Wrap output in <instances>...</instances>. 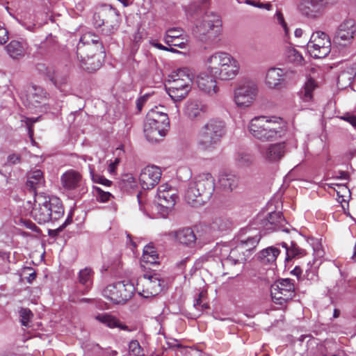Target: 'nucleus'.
<instances>
[{"instance_id":"nucleus-60","label":"nucleus","mask_w":356,"mask_h":356,"mask_svg":"<svg viewBox=\"0 0 356 356\" xmlns=\"http://www.w3.org/2000/svg\"><path fill=\"white\" fill-rule=\"evenodd\" d=\"M72 221V217L68 216L65 221L60 225L57 229L55 230V232H60L63 230L65 227H67L69 224H70Z\"/></svg>"},{"instance_id":"nucleus-21","label":"nucleus","mask_w":356,"mask_h":356,"mask_svg":"<svg viewBox=\"0 0 356 356\" xmlns=\"http://www.w3.org/2000/svg\"><path fill=\"white\" fill-rule=\"evenodd\" d=\"M47 96L48 94L46 90L41 86L36 85H31L29 86L26 95L29 105L35 108H38L42 104H45Z\"/></svg>"},{"instance_id":"nucleus-50","label":"nucleus","mask_w":356,"mask_h":356,"mask_svg":"<svg viewBox=\"0 0 356 356\" xmlns=\"http://www.w3.org/2000/svg\"><path fill=\"white\" fill-rule=\"evenodd\" d=\"M84 38L85 37H81L80 40H79V42L78 43V45H77V51H79L81 48V47L84 46L87 42H84ZM80 55V53L79 51H77V57L79 58V60H80V63H81V67H82L83 70H86L88 67L86 66V59L85 58L82 57V56H79Z\"/></svg>"},{"instance_id":"nucleus-22","label":"nucleus","mask_w":356,"mask_h":356,"mask_svg":"<svg viewBox=\"0 0 356 356\" xmlns=\"http://www.w3.org/2000/svg\"><path fill=\"white\" fill-rule=\"evenodd\" d=\"M216 79L217 78L209 73H200L197 77V84L199 89L211 96L217 94L219 88Z\"/></svg>"},{"instance_id":"nucleus-59","label":"nucleus","mask_w":356,"mask_h":356,"mask_svg":"<svg viewBox=\"0 0 356 356\" xmlns=\"http://www.w3.org/2000/svg\"><path fill=\"white\" fill-rule=\"evenodd\" d=\"M54 79H57L59 82V83L57 86H55L57 88H60L63 85L65 84L67 82V76H64L62 77H59L58 76H54Z\"/></svg>"},{"instance_id":"nucleus-33","label":"nucleus","mask_w":356,"mask_h":356,"mask_svg":"<svg viewBox=\"0 0 356 356\" xmlns=\"http://www.w3.org/2000/svg\"><path fill=\"white\" fill-rule=\"evenodd\" d=\"M318 88L317 82L311 77L307 79L302 90L300 92V97L305 102H309L313 99V92Z\"/></svg>"},{"instance_id":"nucleus-63","label":"nucleus","mask_w":356,"mask_h":356,"mask_svg":"<svg viewBox=\"0 0 356 356\" xmlns=\"http://www.w3.org/2000/svg\"><path fill=\"white\" fill-rule=\"evenodd\" d=\"M90 350H92V353H103V350L101 348H99L98 344H93L92 347H90Z\"/></svg>"},{"instance_id":"nucleus-27","label":"nucleus","mask_w":356,"mask_h":356,"mask_svg":"<svg viewBox=\"0 0 356 356\" xmlns=\"http://www.w3.org/2000/svg\"><path fill=\"white\" fill-rule=\"evenodd\" d=\"M44 183L42 172L40 170H36L29 174L26 185L35 196V193H41L38 191L44 186Z\"/></svg>"},{"instance_id":"nucleus-46","label":"nucleus","mask_w":356,"mask_h":356,"mask_svg":"<svg viewBox=\"0 0 356 356\" xmlns=\"http://www.w3.org/2000/svg\"><path fill=\"white\" fill-rule=\"evenodd\" d=\"M183 36V31L179 29H170L166 31V34L164 38V42L167 40H181Z\"/></svg>"},{"instance_id":"nucleus-49","label":"nucleus","mask_w":356,"mask_h":356,"mask_svg":"<svg viewBox=\"0 0 356 356\" xmlns=\"http://www.w3.org/2000/svg\"><path fill=\"white\" fill-rule=\"evenodd\" d=\"M92 180L95 184H101L104 186H110L112 181L99 175H92Z\"/></svg>"},{"instance_id":"nucleus-53","label":"nucleus","mask_w":356,"mask_h":356,"mask_svg":"<svg viewBox=\"0 0 356 356\" xmlns=\"http://www.w3.org/2000/svg\"><path fill=\"white\" fill-rule=\"evenodd\" d=\"M79 283L83 285L87 284L89 280V269L88 268H85L79 271Z\"/></svg>"},{"instance_id":"nucleus-26","label":"nucleus","mask_w":356,"mask_h":356,"mask_svg":"<svg viewBox=\"0 0 356 356\" xmlns=\"http://www.w3.org/2000/svg\"><path fill=\"white\" fill-rule=\"evenodd\" d=\"M261 238V236L259 233L248 234L246 231H243L241 233L238 244L240 246H242L243 248V250L250 255V252L257 246Z\"/></svg>"},{"instance_id":"nucleus-16","label":"nucleus","mask_w":356,"mask_h":356,"mask_svg":"<svg viewBox=\"0 0 356 356\" xmlns=\"http://www.w3.org/2000/svg\"><path fill=\"white\" fill-rule=\"evenodd\" d=\"M355 33V22L352 19H346L339 26L334 41L341 46L348 45L352 43Z\"/></svg>"},{"instance_id":"nucleus-34","label":"nucleus","mask_w":356,"mask_h":356,"mask_svg":"<svg viewBox=\"0 0 356 356\" xmlns=\"http://www.w3.org/2000/svg\"><path fill=\"white\" fill-rule=\"evenodd\" d=\"M238 178L232 174L221 175L218 179L220 187L225 191L231 192L238 185Z\"/></svg>"},{"instance_id":"nucleus-61","label":"nucleus","mask_w":356,"mask_h":356,"mask_svg":"<svg viewBox=\"0 0 356 356\" xmlns=\"http://www.w3.org/2000/svg\"><path fill=\"white\" fill-rule=\"evenodd\" d=\"M31 120V119L26 120V125H27L29 136L31 140L32 141H33V130L32 129L31 126L30 124Z\"/></svg>"},{"instance_id":"nucleus-1","label":"nucleus","mask_w":356,"mask_h":356,"mask_svg":"<svg viewBox=\"0 0 356 356\" xmlns=\"http://www.w3.org/2000/svg\"><path fill=\"white\" fill-rule=\"evenodd\" d=\"M186 12L191 17H198L195 19V27L202 40L212 41L220 35L222 20L218 13L211 10L203 11L195 3L190 5Z\"/></svg>"},{"instance_id":"nucleus-52","label":"nucleus","mask_w":356,"mask_h":356,"mask_svg":"<svg viewBox=\"0 0 356 356\" xmlns=\"http://www.w3.org/2000/svg\"><path fill=\"white\" fill-rule=\"evenodd\" d=\"M165 43L169 47H177L180 49L186 47V40L184 38H181V40H167Z\"/></svg>"},{"instance_id":"nucleus-30","label":"nucleus","mask_w":356,"mask_h":356,"mask_svg":"<svg viewBox=\"0 0 356 356\" xmlns=\"http://www.w3.org/2000/svg\"><path fill=\"white\" fill-rule=\"evenodd\" d=\"M61 184L67 190H72L78 187L81 181V175L73 170H70L61 176Z\"/></svg>"},{"instance_id":"nucleus-32","label":"nucleus","mask_w":356,"mask_h":356,"mask_svg":"<svg viewBox=\"0 0 356 356\" xmlns=\"http://www.w3.org/2000/svg\"><path fill=\"white\" fill-rule=\"evenodd\" d=\"M248 256V254L243 250V248L237 244L235 248L230 250L229 254L225 261L233 265L242 264L246 261Z\"/></svg>"},{"instance_id":"nucleus-43","label":"nucleus","mask_w":356,"mask_h":356,"mask_svg":"<svg viewBox=\"0 0 356 356\" xmlns=\"http://www.w3.org/2000/svg\"><path fill=\"white\" fill-rule=\"evenodd\" d=\"M92 193L96 197L97 200L101 202H106L108 201L110 197L112 196L111 193L104 191L100 187L96 186H92Z\"/></svg>"},{"instance_id":"nucleus-31","label":"nucleus","mask_w":356,"mask_h":356,"mask_svg":"<svg viewBox=\"0 0 356 356\" xmlns=\"http://www.w3.org/2000/svg\"><path fill=\"white\" fill-rule=\"evenodd\" d=\"M92 42L95 46V52L90 57L92 62L90 63V70H97L100 68L104 61L105 51L103 44L99 42L97 40H92Z\"/></svg>"},{"instance_id":"nucleus-39","label":"nucleus","mask_w":356,"mask_h":356,"mask_svg":"<svg viewBox=\"0 0 356 356\" xmlns=\"http://www.w3.org/2000/svg\"><path fill=\"white\" fill-rule=\"evenodd\" d=\"M35 70L38 74L50 80L54 86H57L59 83L57 79H54V72L52 69L47 67L45 64H37L35 66Z\"/></svg>"},{"instance_id":"nucleus-11","label":"nucleus","mask_w":356,"mask_h":356,"mask_svg":"<svg viewBox=\"0 0 356 356\" xmlns=\"http://www.w3.org/2000/svg\"><path fill=\"white\" fill-rule=\"evenodd\" d=\"M307 49L313 58H325L331 51V42L329 36L321 31L313 33L307 42Z\"/></svg>"},{"instance_id":"nucleus-29","label":"nucleus","mask_w":356,"mask_h":356,"mask_svg":"<svg viewBox=\"0 0 356 356\" xmlns=\"http://www.w3.org/2000/svg\"><path fill=\"white\" fill-rule=\"evenodd\" d=\"M207 106L202 102L195 100L187 103L186 106V115L191 120L202 117L207 113Z\"/></svg>"},{"instance_id":"nucleus-28","label":"nucleus","mask_w":356,"mask_h":356,"mask_svg":"<svg viewBox=\"0 0 356 356\" xmlns=\"http://www.w3.org/2000/svg\"><path fill=\"white\" fill-rule=\"evenodd\" d=\"M176 241L180 244L193 248L196 243V236L191 228L186 227L176 231L173 233Z\"/></svg>"},{"instance_id":"nucleus-7","label":"nucleus","mask_w":356,"mask_h":356,"mask_svg":"<svg viewBox=\"0 0 356 356\" xmlns=\"http://www.w3.org/2000/svg\"><path fill=\"white\" fill-rule=\"evenodd\" d=\"M194 74L187 67L173 72L168 79L167 91L175 102L186 98L192 88Z\"/></svg>"},{"instance_id":"nucleus-23","label":"nucleus","mask_w":356,"mask_h":356,"mask_svg":"<svg viewBox=\"0 0 356 356\" xmlns=\"http://www.w3.org/2000/svg\"><path fill=\"white\" fill-rule=\"evenodd\" d=\"M227 63L216 76L217 79L222 81H230L233 80L239 74L240 63L235 58L230 55Z\"/></svg>"},{"instance_id":"nucleus-56","label":"nucleus","mask_w":356,"mask_h":356,"mask_svg":"<svg viewBox=\"0 0 356 356\" xmlns=\"http://www.w3.org/2000/svg\"><path fill=\"white\" fill-rule=\"evenodd\" d=\"M120 162V159L119 158H115L113 161H111L108 165V171L111 175H115L116 172V168Z\"/></svg>"},{"instance_id":"nucleus-44","label":"nucleus","mask_w":356,"mask_h":356,"mask_svg":"<svg viewBox=\"0 0 356 356\" xmlns=\"http://www.w3.org/2000/svg\"><path fill=\"white\" fill-rule=\"evenodd\" d=\"M130 356H145L144 350L137 340H132L129 345Z\"/></svg>"},{"instance_id":"nucleus-64","label":"nucleus","mask_w":356,"mask_h":356,"mask_svg":"<svg viewBox=\"0 0 356 356\" xmlns=\"http://www.w3.org/2000/svg\"><path fill=\"white\" fill-rule=\"evenodd\" d=\"M346 120L350 122L355 128H356V117L355 116H349L346 118Z\"/></svg>"},{"instance_id":"nucleus-24","label":"nucleus","mask_w":356,"mask_h":356,"mask_svg":"<svg viewBox=\"0 0 356 356\" xmlns=\"http://www.w3.org/2000/svg\"><path fill=\"white\" fill-rule=\"evenodd\" d=\"M284 222V218L280 212H272L262 220V225L267 231H275L282 229L284 232H289L288 228L282 229Z\"/></svg>"},{"instance_id":"nucleus-25","label":"nucleus","mask_w":356,"mask_h":356,"mask_svg":"<svg viewBox=\"0 0 356 356\" xmlns=\"http://www.w3.org/2000/svg\"><path fill=\"white\" fill-rule=\"evenodd\" d=\"M94 318L96 321L111 329L118 327L122 330L131 331V330L129 329V327L123 324L116 316L110 313H99L95 315Z\"/></svg>"},{"instance_id":"nucleus-14","label":"nucleus","mask_w":356,"mask_h":356,"mask_svg":"<svg viewBox=\"0 0 356 356\" xmlns=\"http://www.w3.org/2000/svg\"><path fill=\"white\" fill-rule=\"evenodd\" d=\"M156 197L158 206L163 208L166 214L174 207L179 198L177 188L168 184H163L159 186Z\"/></svg>"},{"instance_id":"nucleus-20","label":"nucleus","mask_w":356,"mask_h":356,"mask_svg":"<svg viewBox=\"0 0 356 356\" xmlns=\"http://www.w3.org/2000/svg\"><path fill=\"white\" fill-rule=\"evenodd\" d=\"M288 71L278 67L270 68L266 74L265 83L271 89H280L284 86V76Z\"/></svg>"},{"instance_id":"nucleus-41","label":"nucleus","mask_w":356,"mask_h":356,"mask_svg":"<svg viewBox=\"0 0 356 356\" xmlns=\"http://www.w3.org/2000/svg\"><path fill=\"white\" fill-rule=\"evenodd\" d=\"M10 254L9 252L0 250V274L7 273L9 271Z\"/></svg>"},{"instance_id":"nucleus-3","label":"nucleus","mask_w":356,"mask_h":356,"mask_svg":"<svg viewBox=\"0 0 356 356\" xmlns=\"http://www.w3.org/2000/svg\"><path fill=\"white\" fill-rule=\"evenodd\" d=\"M215 180L209 172L195 176L184 193L186 202L193 207L202 206L209 200L215 189Z\"/></svg>"},{"instance_id":"nucleus-9","label":"nucleus","mask_w":356,"mask_h":356,"mask_svg":"<svg viewBox=\"0 0 356 356\" xmlns=\"http://www.w3.org/2000/svg\"><path fill=\"white\" fill-rule=\"evenodd\" d=\"M135 286L128 281L108 284L103 291V296L113 303L123 304L133 296Z\"/></svg>"},{"instance_id":"nucleus-47","label":"nucleus","mask_w":356,"mask_h":356,"mask_svg":"<svg viewBox=\"0 0 356 356\" xmlns=\"http://www.w3.org/2000/svg\"><path fill=\"white\" fill-rule=\"evenodd\" d=\"M353 79L352 74L348 72H342L338 76V84L342 87H346L351 83Z\"/></svg>"},{"instance_id":"nucleus-40","label":"nucleus","mask_w":356,"mask_h":356,"mask_svg":"<svg viewBox=\"0 0 356 356\" xmlns=\"http://www.w3.org/2000/svg\"><path fill=\"white\" fill-rule=\"evenodd\" d=\"M305 254V250L298 247L294 242H291L289 248H287L286 259L299 258Z\"/></svg>"},{"instance_id":"nucleus-37","label":"nucleus","mask_w":356,"mask_h":356,"mask_svg":"<svg viewBox=\"0 0 356 356\" xmlns=\"http://www.w3.org/2000/svg\"><path fill=\"white\" fill-rule=\"evenodd\" d=\"M285 57L289 63H293L296 65H302L304 63V58L302 54L291 46L286 47Z\"/></svg>"},{"instance_id":"nucleus-13","label":"nucleus","mask_w":356,"mask_h":356,"mask_svg":"<svg viewBox=\"0 0 356 356\" xmlns=\"http://www.w3.org/2000/svg\"><path fill=\"white\" fill-rule=\"evenodd\" d=\"M270 294L273 301L282 305L294 296V285L290 279L278 280L271 286Z\"/></svg>"},{"instance_id":"nucleus-35","label":"nucleus","mask_w":356,"mask_h":356,"mask_svg":"<svg viewBox=\"0 0 356 356\" xmlns=\"http://www.w3.org/2000/svg\"><path fill=\"white\" fill-rule=\"evenodd\" d=\"M26 48V44L18 40H12L6 47L8 54L13 58H19L24 56Z\"/></svg>"},{"instance_id":"nucleus-8","label":"nucleus","mask_w":356,"mask_h":356,"mask_svg":"<svg viewBox=\"0 0 356 356\" xmlns=\"http://www.w3.org/2000/svg\"><path fill=\"white\" fill-rule=\"evenodd\" d=\"M93 25L96 29L102 28L104 35H110L115 32L120 24L119 12L107 5L96 8L93 14Z\"/></svg>"},{"instance_id":"nucleus-17","label":"nucleus","mask_w":356,"mask_h":356,"mask_svg":"<svg viewBox=\"0 0 356 356\" xmlns=\"http://www.w3.org/2000/svg\"><path fill=\"white\" fill-rule=\"evenodd\" d=\"M327 6V0H301L299 10L308 17L318 18L323 15Z\"/></svg>"},{"instance_id":"nucleus-36","label":"nucleus","mask_w":356,"mask_h":356,"mask_svg":"<svg viewBox=\"0 0 356 356\" xmlns=\"http://www.w3.org/2000/svg\"><path fill=\"white\" fill-rule=\"evenodd\" d=\"M280 250L275 247H268L259 252V258L264 264H273L275 261Z\"/></svg>"},{"instance_id":"nucleus-57","label":"nucleus","mask_w":356,"mask_h":356,"mask_svg":"<svg viewBox=\"0 0 356 356\" xmlns=\"http://www.w3.org/2000/svg\"><path fill=\"white\" fill-rule=\"evenodd\" d=\"M20 156L18 154H10L8 157V161L11 164H17L20 161Z\"/></svg>"},{"instance_id":"nucleus-45","label":"nucleus","mask_w":356,"mask_h":356,"mask_svg":"<svg viewBox=\"0 0 356 356\" xmlns=\"http://www.w3.org/2000/svg\"><path fill=\"white\" fill-rule=\"evenodd\" d=\"M19 313L22 325L25 327H29V322L33 316L32 312L28 308H21Z\"/></svg>"},{"instance_id":"nucleus-4","label":"nucleus","mask_w":356,"mask_h":356,"mask_svg":"<svg viewBox=\"0 0 356 356\" xmlns=\"http://www.w3.org/2000/svg\"><path fill=\"white\" fill-rule=\"evenodd\" d=\"M64 214L60 199L50 197L44 193H35L31 216L39 224L57 220Z\"/></svg>"},{"instance_id":"nucleus-51","label":"nucleus","mask_w":356,"mask_h":356,"mask_svg":"<svg viewBox=\"0 0 356 356\" xmlns=\"http://www.w3.org/2000/svg\"><path fill=\"white\" fill-rule=\"evenodd\" d=\"M275 19L277 20V22L282 26L285 35L288 36L289 35V29L287 27L286 23L284 21L282 14L280 11H277L276 13Z\"/></svg>"},{"instance_id":"nucleus-5","label":"nucleus","mask_w":356,"mask_h":356,"mask_svg":"<svg viewBox=\"0 0 356 356\" xmlns=\"http://www.w3.org/2000/svg\"><path fill=\"white\" fill-rule=\"evenodd\" d=\"M170 127V121L164 106H155L147 113L144 123V134L151 142H157L164 137Z\"/></svg>"},{"instance_id":"nucleus-58","label":"nucleus","mask_w":356,"mask_h":356,"mask_svg":"<svg viewBox=\"0 0 356 356\" xmlns=\"http://www.w3.org/2000/svg\"><path fill=\"white\" fill-rule=\"evenodd\" d=\"M255 7L270 10L272 8V4L270 3H264L261 2H256Z\"/></svg>"},{"instance_id":"nucleus-2","label":"nucleus","mask_w":356,"mask_h":356,"mask_svg":"<svg viewBox=\"0 0 356 356\" xmlns=\"http://www.w3.org/2000/svg\"><path fill=\"white\" fill-rule=\"evenodd\" d=\"M248 128L253 137L263 142L278 140L286 133L285 122L277 117H255L250 121Z\"/></svg>"},{"instance_id":"nucleus-12","label":"nucleus","mask_w":356,"mask_h":356,"mask_svg":"<svg viewBox=\"0 0 356 356\" xmlns=\"http://www.w3.org/2000/svg\"><path fill=\"white\" fill-rule=\"evenodd\" d=\"M161 281L156 275H143L140 277L136 283L135 290L145 298L156 296L162 291Z\"/></svg>"},{"instance_id":"nucleus-38","label":"nucleus","mask_w":356,"mask_h":356,"mask_svg":"<svg viewBox=\"0 0 356 356\" xmlns=\"http://www.w3.org/2000/svg\"><path fill=\"white\" fill-rule=\"evenodd\" d=\"M142 259L145 263L155 264L158 263L159 255L155 248L152 245H146L143 250Z\"/></svg>"},{"instance_id":"nucleus-10","label":"nucleus","mask_w":356,"mask_h":356,"mask_svg":"<svg viewBox=\"0 0 356 356\" xmlns=\"http://www.w3.org/2000/svg\"><path fill=\"white\" fill-rule=\"evenodd\" d=\"M259 92L257 83L248 80L238 85L234 91V102L238 108L250 107L256 99Z\"/></svg>"},{"instance_id":"nucleus-55","label":"nucleus","mask_w":356,"mask_h":356,"mask_svg":"<svg viewBox=\"0 0 356 356\" xmlns=\"http://www.w3.org/2000/svg\"><path fill=\"white\" fill-rule=\"evenodd\" d=\"M204 295L205 294L203 291L199 293L198 298L197 299H195V303H194L195 307L199 306L202 308V309H206L209 308V305L207 303L202 302V299L203 298Z\"/></svg>"},{"instance_id":"nucleus-62","label":"nucleus","mask_w":356,"mask_h":356,"mask_svg":"<svg viewBox=\"0 0 356 356\" xmlns=\"http://www.w3.org/2000/svg\"><path fill=\"white\" fill-rule=\"evenodd\" d=\"M334 177L337 179H346L348 178V173L344 171H339L336 172Z\"/></svg>"},{"instance_id":"nucleus-6","label":"nucleus","mask_w":356,"mask_h":356,"mask_svg":"<svg viewBox=\"0 0 356 356\" xmlns=\"http://www.w3.org/2000/svg\"><path fill=\"white\" fill-rule=\"evenodd\" d=\"M226 134L225 122L218 118H211L200 129L197 145L202 151L210 150L218 143Z\"/></svg>"},{"instance_id":"nucleus-19","label":"nucleus","mask_w":356,"mask_h":356,"mask_svg":"<svg viewBox=\"0 0 356 356\" xmlns=\"http://www.w3.org/2000/svg\"><path fill=\"white\" fill-rule=\"evenodd\" d=\"M161 170L156 165H147L142 169L139 181L143 189L154 188L160 181Z\"/></svg>"},{"instance_id":"nucleus-18","label":"nucleus","mask_w":356,"mask_h":356,"mask_svg":"<svg viewBox=\"0 0 356 356\" xmlns=\"http://www.w3.org/2000/svg\"><path fill=\"white\" fill-rule=\"evenodd\" d=\"M231 54L224 51H216L212 54L206 56L204 58V64L208 72L216 77L221 71L223 65L227 63Z\"/></svg>"},{"instance_id":"nucleus-42","label":"nucleus","mask_w":356,"mask_h":356,"mask_svg":"<svg viewBox=\"0 0 356 356\" xmlns=\"http://www.w3.org/2000/svg\"><path fill=\"white\" fill-rule=\"evenodd\" d=\"M237 163L241 166H249L253 162V156L245 152H241L236 157Z\"/></svg>"},{"instance_id":"nucleus-48","label":"nucleus","mask_w":356,"mask_h":356,"mask_svg":"<svg viewBox=\"0 0 356 356\" xmlns=\"http://www.w3.org/2000/svg\"><path fill=\"white\" fill-rule=\"evenodd\" d=\"M122 182L125 188H134L136 186V179L131 174H125L122 176Z\"/></svg>"},{"instance_id":"nucleus-54","label":"nucleus","mask_w":356,"mask_h":356,"mask_svg":"<svg viewBox=\"0 0 356 356\" xmlns=\"http://www.w3.org/2000/svg\"><path fill=\"white\" fill-rule=\"evenodd\" d=\"M8 31L4 25L0 24V44H4L8 40Z\"/></svg>"},{"instance_id":"nucleus-15","label":"nucleus","mask_w":356,"mask_h":356,"mask_svg":"<svg viewBox=\"0 0 356 356\" xmlns=\"http://www.w3.org/2000/svg\"><path fill=\"white\" fill-rule=\"evenodd\" d=\"M288 152L286 141L263 145L259 148L262 159L271 163L279 162Z\"/></svg>"}]
</instances>
